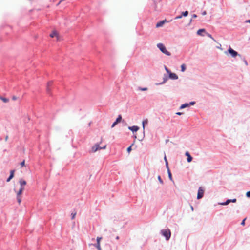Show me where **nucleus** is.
<instances>
[{"mask_svg": "<svg viewBox=\"0 0 250 250\" xmlns=\"http://www.w3.org/2000/svg\"><path fill=\"white\" fill-rule=\"evenodd\" d=\"M228 52L233 57H235L238 55V53L232 49L231 47H229L228 49Z\"/></svg>", "mask_w": 250, "mask_h": 250, "instance_id": "nucleus-7", "label": "nucleus"}, {"mask_svg": "<svg viewBox=\"0 0 250 250\" xmlns=\"http://www.w3.org/2000/svg\"><path fill=\"white\" fill-rule=\"evenodd\" d=\"M157 47L161 50V51L167 56H170V53L167 51L165 45L162 43H159L157 45Z\"/></svg>", "mask_w": 250, "mask_h": 250, "instance_id": "nucleus-1", "label": "nucleus"}, {"mask_svg": "<svg viewBox=\"0 0 250 250\" xmlns=\"http://www.w3.org/2000/svg\"><path fill=\"white\" fill-rule=\"evenodd\" d=\"M140 89L142 91H146V90H147V88H140Z\"/></svg>", "mask_w": 250, "mask_h": 250, "instance_id": "nucleus-35", "label": "nucleus"}, {"mask_svg": "<svg viewBox=\"0 0 250 250\" xmlns=\"http://www.w3.org/2000/svg\"><path fill=\"white\" fill-rule=\"evenodd\" d=\"M106 145H105L104 146L102 147H100L98 144H95L94 146L92 147V151L93 152H96L97 150L101 149H104L106 148Z\"/></svg>", "mask_w": 250, "mask_h": 250, "instance_id": "nucleus-3", "label": "nucleus"}, {"mask_svg": "<svg viewBox=\"0 0 250 250\" xmlns=\"http://www.w3.org/2000/svg\"><path fill=\"white\" fill-rule=\"evenodd\" d=\"M185 155L186 156H187V161L188 162H191L192 160V157L191 156L189 153L187 151L186 152Z\"/></svg>", "mask_w": 250, "mask_h": 250, "instance_id": "nucleus-12", "label": "nucleus"}, {"mask_svg": "<svg viewBox=\"0 0 250 250\" xmlns=\"http://www.w3.org/2000/svg\"><path fill=\"white\" fill-rule=\"evenodd\" d=\"M0 99L4 103H7L9 101V99L6 98L2 97L0 96Z\"/></svg>", "mask_w": 250, "mask_h": 250, "instance_id": "nucleus-16", "label": "nucleus"}, {"mask_svg": "<svg viewBox=\"0 0 250 250\" xmlns=\"http://www.w3.org/2000/svg\"><path fill=\"white\" fill-rule=\"evenodd\" d=\"M133 145V144L132 145H131L130 146H129L127 149V151L128 153H130L131 150V147H132V146Z\"/></svg>", "mask_w": 250, "mask_h": 250, "instance_id": "nucleus-27", "label": "nucleus"}, {"mask_svg": "<svg viewBox=\"0 0 250 250\" xmlns=\"http://www.w3.org/2000/svg\"><path fill=\"white\" fill-rule=\"evenodd\" d=\"M246 218H245L244 219H243V220L242 221L241 224L242 225H245V221L246 220Z\"/></svg>", "mask_w": 250, "mask_h": 250, "instance_id": "nucleus-32", "label": "nucleus"}, {"mask_svg": "<svg viewBox=\"0 0 250 250\" xmlns=\"http://www.w3.org/2000/svg\"><path fill=\"white\" fill-rule=\"evenodd\" d=\"M11 179V178H10V177H9V178L7 179V182H9L10 181V180Z\"/></svg>", "mask_w": 250, "mask_h": 250, "instance_id": "nucleus-41", "label": "nucleus"}, {"mask_svg": "<svg viewBox=\"0 0 250 250\" xmlns=\"http://www.w3.org/2000/svg\"><path fill=\"white\" fill-rule=\"evenodd\" d=\"M209 37L211 38V39H213V38L211 37L210 35H209Z\"/></svg>", "mask_w": 250, "mask_h": 250, "instance_id": "nucleus-45", "label": "nucleus"}, {"mask_svg": "<svg viewBox=\"0 0 250 250\" xmlns=\"http://www.w3.org/2000/svg\"><path fill=\"white\" fill-rule=\"evenodd\" d=\"M19 183L20 185V188L19 190H21V191H23L24 190V187L26 185L27 183L26 181L23 179H20L19 180Z\"/></svg>", "mask_w": 250, "mask_h": 250, "instance_id": "nucleus-4", "label": "nucleus"}, {"mask_svg": "<svg viewBox=\"0 0 250 250\" xmlns=\"http://www.w3.org/2000/svg\"><path fill=\"white\" fill-rule=\"evenodd\" d=\"M192 17H193V18H196L197 17V15H195V14H194V15H193Z\"/></svg>", "mask_w": 250, "mask_h": 250, "instance_id": "nucleus-43", "label": "nucleus"}, {"mask_svg": "<svg viewBox=\"0 0 250 250\" xmlns=\"http://www.w3.org/2000/svg\"><path fill=\"white\" fill-rule=\"evenodd\" d=\"M8 135H7V136L5 137V141H7V140H8Z\"/></svg>", "mask_w": 250, "mask_h": 250, "instance_id": "nucleus-40", "label": "nucleus"}, {"mask_svg": "<svg viewBox=\"0 0 250 250\" xmlns=\"http://www.w3.org/2000/svg\"><path fill=\"white\" fill-rule=\"evenodd\" d=\"M246 195L248 197H250V191L247 192Z\"/></svg>", "mask_w": 250, "mask_h": 250, "instance_id": "nucleus-31", "label": "nucleus"}, {"mask_svg": "<svg viewBox=\"0 0 250 250\" xmlns=\"http://www.w3.org/2000/svg\"><path fill=\"white\" fill-rule=\"evenodd\" d=\"M204 194V190L203 189L202 187H200L198 191L197 198L198 199L202 198L203 197Z\"/></svg>", "mask_w": 250, "mask_h": 250, "instance_id": "nucleus-5", "label": "nucleus"}, {"mask_svg": "<svg viewBox=\"0 0 250 250\" xmlns=\"http://www.w3.org/2000/svg\"><path fill=\"white\" fill-rule=\"evenodd\" d=\"M165 70L168 74L170 72V71L167 67H165Z\"/></svg>", "mask_w": 250, "mask_h": 250, "instance_id": "nucleus-29", "label": "nucleus"}, {"mask_svg": "<svg viewBox=\"0 0 250 250\" xmlns=\"http://www.w3.org/2000/svg\"><path fill=\"white\" fill-rule=\"evenodd\" d=\"M247 21L250 23V20H248Z\"/></svg>", "mask_w": 250, "mask_h": 250, "instance_id": "nucleus-46", "label": "nucleus"}, {"mask_svg": "<svg viewBox=\"0 0 250 250\" xmlns=\"http://www.w3.org/2000/svg\"><path fill=\"white\" fill-rule=\"evenodd\" d=\"M119 236H117V237H116V239H119Z\"/></svg>", "mask_w": 250, "mask_h": 250, "instance_id": "nucleus-47", "label": "nucleus"}, {"mask_svg": "<svg viewBox=\"0 0 250 250\" xmlns=\"http://www.w3.org/2000/svg\"><path fill=\"white\" fill-rule=\"evenodd\" d=\"M50 36L51 37V38H53V37H56L57 38V40L58 41L59 40V36H58V34L57 33V31H54L52 32V33L50 34Z\"/></svg>", "mask_w": 250, "mask_h": 250, "instance_id": "nucleus-10", "label": "nucleus"}, {"mask_svg": "<svg viewBox=\"0 0 250 250\" xmlns=\"http://www.w3.org/2000/svg\"><path fill=\"white\" fill-rule=\"evenodd\" d=\"M164 159H165V162H167V158H166V156H165Z\"/></svg>", "mask_w": 250, "mask_h": 250, "instance_id": "nucleus-44", "label": "nucleus"}, {"mask_svg": "<svg viewBox=\"0 0 250 250\" xmlns=\"http://www.w3.org/2000/svg\"><path fill=\"white\" fill-rule=\"evenodd\" d=\"M139 127L137 126H132L128 127V129L133 132H136L139 130Z\"/></svg>", "mask_w": 250, "mask_h": 250, "instance_id": "nucleus-11", "label": "nucleus"}, {"mask_svg": "<svg viewBox=\"0 0 250 250\" xmlns=\"http://www.w3.org/2000/svg\"><path fill=\"white\" fill-rule=\"evenodd\" d=\"M102 237H98L97 238V244H96V248H97L98 250H102V249L100 246V241L102 239Z\"/></svg>", "mask_w": 250, "mask_h": 250, "instance_id": "nucleus-8", "label": "nucleus"}, {"mask_svg": "<svg viewBox=\"0 0 250 250\" xmlns=\"http://www.w3.org/2000/svg\"><path fill=\"white\" fill-rule=\"evenodd\" d=\"M117 124V123L116 122H114L111 125V127L112 128L114 127Z\"/></svg>", "mask_w": 250, "mask_h": 250, "instance_id": "nucleus-30", "label": "nucleus"}, {"mask_svg": "<svg viewBox=\"0 0 250 250\" xmlns=\"http://www.w3.org/2000/svg\"><path fill=\"white\" fill-rule=\"evenodd\" d=\"M158 180L159 181V182L161 183V184H163V180H162L160 176H158Z\"/></svg>", "mask_w": 250, "mask_h": 250, "instance_id": "nucleus-28", "label": "nucleus"}, {"mask_svg": "<svg viewBox=\"0 0 250 250\" xmlns=\"http://www.w3.org/2000/svg\"><path fill=\"white\" fill-rule=\"evenodd\" d=\"M181 71L182 72H184L186 70V65L185 64H183L181 65Z\"/></svg>", "mask_w": 250, "mask_h": 250, "instance_id": "nucleus-19", "label": "nucleus"}, {"mask_svg": "<svg viewBox=\"0 0 250 250\" xmlns=\"http://www.w3.org/2000/svg\"><path fill=\"white\" fill-rule=\"evenodd\" d=\"M230 201H231V202L235 203L236 202V199H233L230 200Z\"/></svg>", "mask_w": 250, "mask_h": 250, "instance_id": "nucleus-36", "label": "nucleus"}, {"mask_svg": "<svg viewBox=\"0 0 250 250\" xmlns=\"http://www.w3.org/2000/svg\"><path fill=\"white\" fill-rule=\"evenodd\" d=\"M166 166H167V169H169L168 167V162H166Z\"/></svg>", "mask_w": 250, "mask_h": 250, "instance_id": "nucleus-39", "label": "nucleus"}, {"mask_svg": "<svg viewBox=\"0 0 250 250\" xmlns=\"http://www.w3.org/2000/svg\"><path fill=\"white\" fill-rule=\"evenodd\" d=\"M166 21H162L159 22H158L156 25V27H161L163 26V25L164 24V23Z\"/></svg>", "mask_w": 250, "mask_h": 250, "instance_id": "nucleus-13", "label": "nucleus"}, {"mask_svg": "<svg viewBox=\"0 0 250 250\" xmlns=\"http://www.w3.org/2000/svg\"><path fill=\"white\" fill-rule=\"evenodd\" d=\"M14 170H11L10 171V175L9 176V177L10 178H13V177H14Z\"/></svg>", "mask_w": 250, "mask_h": 250, "instance_id": "nucleus-20", "label": "nucleus"}, {"mask_svg": "<svg viewBox=\"0 0 250 250\" xmlns=\"http://www.w3.org/2000/svg\"><path fill=\"white\" fill-rule=\"evenodd\" d=\"M189 106V104H183L181 105L180 107V109H183L184 108H186L187 107H188Z\"/></svg>", "mask_w": 250, "mask_h": 250, "instance_id": "nucleus-15", "label": "nucleus"}, {"mask_svg": "<svg viewBox=\"0 0 250 250\" xmlns=\"http://www.w3.org/2000/svg\"><path fill=\"white\" fill-rule=\"evenodd\" d=\"M230 202H231L230 199H228L225 202L222 203L220 204L222 205H227L229 204Z\"/></svg>", "mask_w": 250, "mask_h": 250, "instance_id": "nucleus-17", "label": "nucleus"}, {"mask_svg": "<svg viewBox=\"0 0 250 250\" xmlns=\"http://www.w3.org/2000/svg\"><path fill=\"white\" fill-rule=\"evenodd\" d=\"M205 31V29H199L198 31H197V34L198 35H201V33L202 32H203Z\"/></svg>", "mask_w": 250, "mask_h": 250, "instance_id": "nucleus-22", "label": "nucleus"}, {"mask_svg": "<svg viewBox=\"0 0 250 250\" xmlns=\"http://www.w3.org/2000/svg\"><path fill=\"white\" fill-rule=\"evenodd\" d=\"M176 114L178 115H181L182 114V112H177Z\"/></svg>", "mask_w": 250, "mask_h": 250, "instance_id": "nucleus-38", "label": "nucleus"}, {"mask_svg": "<svg viewBox=\"0 0 250 250\" xmlns=\"http://www.w3.org/2000/svg\"><path fill=\"white\" fill-rule=\"evenodd\" d=\"M206 14H207V13H206V11H204V12H203V13H202V14H203V15H206Z\"/></svg>", "mask_w": 250, "mask_h": 250, "instance_id": "nucleus-42", "label": "nucleus"}, {"mask_svg": "<svg viewBox=\"0 0 250 250\" xmlns=\"http://www.w3.org/2000/svg\"><path fill=\"white\" fill-rule=\"evenodd\" d=\"M189 104V105H194V104H195V102H190L189 104Z\"/></svg>", "mask_w": 250, "mask_h": 250, "instance_id": "nucleus-37", "label": "nucleus"}, {"mask_svg": "<svg viewBox=\"0 0 250 250\" xmlns=\"http://www.w3.org/2000/svg\"><path fill=\"white\" fill-rule=\"evenodd\" d=\"M22 191H21L20 190H19L17 192V201H18L19 204H20L21 202V196L22 194Z\"/></svg>", "mask_w": 250, "mask_h": 250, "instance_id": "nucleus-6", "label": "nucleus"}, {"mask_svg": "<svg viewBox=\"0 0 250 250\" xmlns=\"http://www.w3.org/2000/svg\"><path fill=\"white\" fill-rule=\"evenodd\" d=\"M20 165H21V167H23L25 166V160H24L20 163Z\"/></svg>", "mask_w": 250, "mask_h": 250, "instance_id": "nucleus-26", "label": "nucleus"}, {"mask_svg": "<svg viewBox=\"0 0 250 250\" xmlns=\"http://www.w3.org/2000/svg\"><path fill=\"white\" fill-rule=\"evenodd\" d=\"M168 177L170 180H172V175L169 169H168Z\"/></svg>", "mask_w": 250, "mask_h": 250, "instance_id": "nucleus-24", "label": "nucleus"}, {"mask_svg": "<svg viewBox=\"0 0 250 250\" xmlns=\"http://www.w3.org/2000/svg\"><path fill=\"white\" fill-rule=\"evenodd\" d=\"M188 14V11H186L185 12H184L182 13V15L184 16H187Z\"/></svg>", "mask_w": 250, "mask_h": 250, "instance_id": "nucleus-25", "label": "nucleus"}, {"mask_svg": "<svg viewBox=\"0 0 250 250\" xmlns=\"http://www.w3.org/2000/svg\"><path fill=\"white\" fill-rule=\"evenodd\" d=\"M147 123H148V120L147 119H146L145 120H144L143 121V128L145 127V125L146 124H147Z\"/></svg>", "mask_w": 250, "mask_h": 250, "instance_id": "nucleus-21", "label": "nucleus"}, {"mask_svg": "<svg viewBox=\"0 0 250 250\" xmlns=\"http://www.w3.org/2000/svg\"><path fill=\"white\" fill-rule=\"evenodd\" d=\"M76 215V212H72L71 213L72 219H74L75 218Z\"/></svg>", "mask_w": 250, "mask_h": 250, "instance_id": "nucleus-23", "label": "nucleus"}, {"mask_svg": "<svg viewBox=\"0 0 250 250\" xmlns=\"http://www.w3.org/2000/svg\"><path fill=\"white\" fill-rule=\"evenodd\" d=\"M121 120H122V116L121 115H119L115 122L118 124V123L121 122Z\"/></svg>", "mask_w": 250, "mask_h": 250, "instance_id": "nucleus-18", "label": "nucleus"}, {"mask_svg": "<svg viewBox=\"0 0 250 250\" xmlns=\"http://www.w3.org/2000/svg\"><path fill=\"white\" fill-rule=\"evenodd\" d=\"M12 99L13 100H17V97L16 96H13L12 97Z\"/></svg>", "mask_w": 250, "mask_h": 250, "instance_id": "nucleus-34", "label": "nucleus"}, {"mask_svg": "<svg viewBox=\"0 0 250 250\" xmlns=\"http://www.w3.org/2000/svg\"><path fill=\"white\" fill-rule=\"evenodd\" d=\"M182 17V15H180V16H177L175 17V19H180Z\"/></svg>", "mask_w": 250, "mask_h": 250, "instance_id": "nucleus-33", "label": "nucleus"}, {"mask_svg": "<svg viewBox=\"0 0 250 250\" xmlns=\"http://www.w3.org/2000/svg\"><path fill=\"white\" fill-rule=\"evenodd\" d=\"M162 234L166 237L167 240L169 239L171 236V232L169 229H165L161 230Z\"/></svg>", "mask_w": 250, "mask_h": 250, "instance_id": "nucleus-2", "label": "nucleus"}, {"mask_svg": "<svg viewBox=\"0 0 250 250\" xmlns=\"http://www.w3.org/2000/svg\"><path fill=\"white\" fill-rule=\"evenodd\" d=\"M168 75L169 78L171 79L176 80L178 78V76L175 73H173L170 72Z\"/></svg>", "mask_w": 250, "mask_h": 250, "instance_id": "nucleus-9", "label": "nucleus"}, {"mask_svg": "<svg viewBox=\"0 0 250 250\" xmlns=\"http://www.w3.org/2000/svg\"><path fill=\"white\" fill-rule=\"evenodd\" d=\"M191 209H192V210L193 209V207H192L191 208Z\"/></svg>", "mask_w": 250, "mask_h": 250, "instance_id": "nucleus-48", "label": "nucleus"}, {"mask_svg": "<svg viewBox=\"0 0 250 250\" xmlns=\"http://www.w3.org/2000/svg\"><path fill=\"white\" fill-rule=\"evenodd\" d=\"M52 84V82H49L47 83V91L49 93L50 92V89L49 87Z\"/></svg>", "mask_w": 250, "mask_h": 250, "instance_id": "nucleus-14", "label": "nucleus"}]
</instances>
